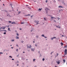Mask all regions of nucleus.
<instances>
[{
	"label": "nucleus",
	"mask_w": 67,
	"mask_h": 67,
	"mask_svg": "<svg viewBox=\"0 0 67 67\" xmlns=\"http://www.w3.org/2000/svg\"><path fill=\"white\" fill-rule=\"evenodd\" d=\"M31 17H33V15H32L31 16Z\"/></svg>",
	"instance_id": "45"
},
{
	"label": "nucleus",
	"mask_w": 67,
	"mask_h": 67,
	"mask_svg": "<svg viewBox=\"0 0 67 67\" xmlns=\"http://www.w3.org/2000/svg\"><path fill=\"white\" fill-rule=\"evenodd\" d=\"M16 46H18V44H17V45H16Z\"/></svg>",
	"instance_id": "43"
},
{
	"label": "nucleus",
	"mask_w": 67,
	"mask_h": 67,
	"mask_svg": "<svg viewBox=\"0 0 67 67\" xmlns=\"http://www.w3.org/2000/svg\"><path fill=\"white\" fill-rule=\"evenodd\" d=\"M8 27H9V26H7Z\"/></svg>",
	"instance_id": "57"
},
{
	"label": "nucleus",
	"mask_w": 67,
	"mask_h": 67,
	"mask_svg": "<svg viewBox=\"0 0 67 67\" xmlns=\"http://www.w3.org/2000/svg\"><path fill=\"white\" fill-rule=\"evenodd\" d=\"M21 43H24V41H21Z\"/></svg>",
	"instance_id": "20"
},
{
	"label": "nucleus",
	"mask_w": 67,
	"mask_h": 67,
	"mask_svg": "<svg viewBox=\"0 0 67 67\" xmlns=\"http://www.w3.org/2000/svg\"><path fill=\"white\" fill-rule=\"evenodd\" d=\"M16 34H17V36H19V34H18V33H16Z\"/></svg>",
	"instance_id": "19"
},
{
	"label": "nucleus",
	"mask_w": 67,
	"mask_h": 67,
	"mask_svg": "<svg viewBox=\"0 0 67 67\" xmlns=\"http://www.w3.org/2000/svg\"><path fill=\"white\" fill-rule=\"evenodd\" d=\"M63 61H64V63H65V60L64 59Z\"/></svg>",
	"instance_id": "24"
},
{
	"label": "nucleus",
	"mask_w": 67,
	"mask_h": 67,
	"mask_svg": "<svg viewBox=\"0 0 67 67\" xmlns=\"http://www.w3.org/2000/svg\"><path fill=\"white\" fill-rule=\"evenodd\" d=\"M52 53H53V52H52L51 53V55H52Z\"/></svg>",
	"instance_id": "42"
},
{
	"label": "nucleus",
	"mask_w": 67,
	"mask_h": 67,
	"mask_svg": "<svg viewBox=\"0 0 67 67\" xmlns=\"http://www.w3.org/2000/svg\"><path fill=\"white\" fill-rule=\"evenodd\" d=\"M10 5H11V7H12V9H13V7H12V4H10Z\"/></svg>",
	"instance_id": "14"
},
{
	"label": "nucleus",
	"mask_w": 67,
	"mask_h": 67,
	"mask_svg": "<svg viewBox=\"0 0 67 67\" xmlns=\"http://www.w3.org/2000/svg\"><path fill=\"white\" fill-rule=\"evenodd\" d=\"M28 5H26V6H27Z\"/></svg>",
	"instance_id": "58"
},
{
	"label": "nucleus",
	"mask_w": 67,
	"mask_h": 67,
	"mask_svg": "<svg viewBox=\"0 0 67 67\" xmlns=\"http://www.w3.org/2000/svg\"><path fill=\"white\" fill-rule=\"evenodd\" d=\"M54 21L55 22V20H54Z\"/></svg>",
	"instance_id": "62"
},
{
	"label": "nucleus",
	"mask_w": 67,
	"mask_h": 67,
	"mask_svg": "<svg viewBox=\"0 0 67 67\" xmlns=\"http://www.w3.org/2000/svg\"><path fill=\"white\" fill-rule=\"evenodd\" d=\"M66 47H67V45L64 46V48H66Z\"/></svg>",
	"instance_id": "21"
},
{
	"label": "nucleus",
	"mask_w": 67,
	"mask_h": 67,
	"mask_svg": "<svg viewBox=\"0 0 67 67\" xmlns=\"http://www.w3.org/2000/svg\"><path fill=\"white\" fill-rule=\"evenodd\" d=\"M57 56H58V53H57Z\"/></svg>",
	"instance_id": "33"
},
{
	"label": "nucleus",
	"mask_w": 67,
	"mask_h": 67,
	"mask_svg": "<svg viewBox=\"0 0 67 67\" xmlns=\"http://www.w3.org/2000/svg\"><path fill=\"white\" fill-rule=\"evenodd\" d=\"M46 13H47V12H46Z\"/></svg>",
	"instance_id": "61"
},
{
	"label": "nucleus",
	"mask_w": 67,
	"mask_h": 67,
	"mask_svg": "<svg viewBox=\"0 0 67 67\" xmlns=\"http://www.w3.org/2000/svg\"><path fill=\"white\" fill-rule=\"evenodd\" d=\"M17 66H19V64H17Z\"/></svg>",
	"instance_id": "51"
},
{
	"label": "nucleus",
	"mask_w": 67,
	"mask_h": 67,
	"mask_svg": "<svg viewBox=\"0 0 67 67\" xmlns=\"http://www.w3.org/2000/svg\"><path fill=\"white\" fill-rule=\"evenodd\" d=\"M3 5H4V4H3Z\"/></svg>",
	"instance_id": "49"
},
{
	"label": "nucleus",
	"mask_w": 67,
	"mask_h": 67,
	"mask_svg": "<svg viewBox=\"0 0 67 67\" xmlns=\"http://www.w3.org/2000/svg\"><path fill=\"white\" fill-rule=\"evenodd\" d=\"M59 8H63V7L61 6H59L58 7Z\"/></svg>",
	"instance_id": "4"
},
{
	"label": "nucleus",
	"mask_w": 67,
	"mask_h": 67,
	"mask_svg": "<svg viewBox=\"0 0 67 67\" xmlns=\"http://www.w3.org/2000/svg\"><path fill=\"white\" fill-rule=\"evenodd\" d=\"M35 46H37V44H35Z\"/></svg>",
	"instance_id": "41"
},
{
	"label": "nucleus",
	"mask_w": 67,
	"mask_h": 67,
	"mask_svg": "<svg viewBox=\"0 0 67 67\" xmlns=\"http://www.w3.org/2000/svg\"><path fill=\"white\" fill-rule=\"evenodd\" d=\"M12 60H14V59H12Z\"/></svg>",
	"instance_id": "39"
},
{
	"label": "nucleus",
	"mask_w": 67,
	"mask_h": 67,
	"mask_svg": "<svg viewBox=\"0 0 67 67\" xmlns=\"http://www.w3.org/2000/svg\"><path fill=\"white\" fill-rule=\"evenodd\" d=\"M35 23H36V24H38V21H35Z\"/></svg>",
	"instance_id": "1"
},
{
	"label": "nucleus",
	"mask_w": 67,
	"mask_h": 67,
	"mask_svg": "<svg viewBox=\"0 0 67 67\" xmlns=\"http://www.w3.org/2000/svg\"><path fill=\"white\" fill-rule=\"evenodd\" d=\"M9 57H11V58H12V57H11V56H9Z\"/></svg>",
	"instance_id": "28"
},
{
	"label": "nucleus",
	"mask_w": 67,
	"mask_h": 67,
	"mask_svg": "<svg viewBox=\"0 0 67 67\" xmlns=\"http://www.w3.org/2000/svg\"><path fill=\"white\" fill-rule=\"evenodd\" d=\"M53 38H56V37H53L52 39L51 38V39H52V40H53Z\"/></svg>",
	"instance_id": "10"
},
{
	"label": "nucleus",
	"mask_w": 67,
	"mask_h": 67,
	"mask_svg": "<svg viewBox=\"0 0 67 67\" xmlns=\"http://www.w3.org/2000/svg\"><path fill=\"white\" fill-rule=\"evenodd\" d=\"M46 10H49V9H48V8H46Z\"/></svg>",
	"instance_id": "7"
},
{
	"label": "nucleus",
	"mask_w": 67,
	"mask_h": 67,
	"mask_svg": "<svg viewBox=\"0 0 67 67\" xmlns=\"http://www.w3.org/2000/svg\"><path fill=\"white\" fill-rule=\"evenodd\" d=\"M33 42L34 43H35V42H34V41H33Z\"/></svg>",
	"instance_id": "54"
},
{
	"label": "nucleus",
	"mask_w": 67,
	"mask_h": 67,
	"mask_svg": "<svg viewBox=\"0 0 67 67\" xmlns=\"http://www.w3.org/2000/svg\"><path fill=\"white\" fill-rule=\"evenodd\" d=\"M56 27H58V28H59V29L60 28V27L58 26H56Z\"/></svg>",
	"instance_id": "13"
},
{
	"label": "nucleus",
	"mask_w": 67,
	"mask_h": 67,
	"mask_svg": "<svg viewBox=\"0 0 67 67\" xmlns=\"http://www.w3.org/2000/svg\"><path fill=\"white\" fill-rule=\"evenodd\" d=\"M9 15H7V16H8Z\"/></svg>",
	"instance_id": "50"
},
{
	"label": "nucleus",
	"mask_w": 67,
	"mask_h": 67,
	"mask_svg": "<svg viewBox=\"0 0 67 67\" xmlns=\"http://www.w3.org/2000/svg\"><path fill=\"white\" fill-rule=\"evenodd\" d=\"M20 12H19L18 14H20Z\"/></svg>",
	"instance_id": "35"
},
{
	"label": "nucleus",
	"mask_w": 67,
	"mask_h": 67,
	"mask_svg": "<svg viewBox=\"0 0 67 67\" xmlns=\"http://www.w3.org/2000/svg\"><path fill=\"white\" fill-rule=\"evenodd\" d=\"M16 39H19V37L16 36Z\"/></svg>",
	"instance_id": "11"
},
{
	"label": "nucleus",
	"mask_w": 67,
	"mask_h": 67,
	"mask_svg": "<svg viewBox=\"0 0 67 67\" xmlns=\"http://www.w3.org/2000/svg\"><path fill=\"white\" fill-rule=\"evenodd\" d=\"M44 20H45V21H47V19H45V18H44Z\"/></svg>",
	"instance_id": "23"
},
{
	"label": "nucleus",
	"mask_w": 67,
	"mask_h": 67,
	"mask_svg": "<svg viewBox=\"0 0 67 67\" xmlns=\"http://www.w3.org/2000/svg\"><path fill=\"white\" fill-rule=\"evenodd\" d=\"M35 60H36V59H34V60H33V61L35 62Z\"/></svg>",
	"instance_id": "26"
},
{
	"label": "nucleus",
	"mask_w": 67,
	"mask_h": 67,
	"mask_svg": "<svg viewBox=\"0 0 67 67\" xmlns=\"http://www.w3.org/2000/svg\"><path fill=\"white\" fill-rule=\"evenodd\" d=\"M61 44V45L62 46V45H63V43L62 42H61L60 43Z\"/></svg>",
	"instance_id": "12"
},
{
	"label": "nucleus",
	"mask_w": 67,
	"mask_h": 67,
	"mask_svg": "<svg viewBox=\"0 0 67 67\" xmlns=\"http://www.w3.org/2000/svg\"><path fill=\"white\" fill-rule=\"evenodd\" d=\"M62 37H64V36L63 35H62Z\"/></svg>",
	"instance_id": "40"
},
{
	"label": "nucleus",
	"mask_w": 67,
	"mask_h": 67,
	"mask_svg": "<svg viewBox=\"0 0 67 67\" xmlns=\"http://www.w3.org/2000/svg\"><path fill=\"white\" fill-rule=\"evenodd\" d=\"M37 37H38V36H36Z\"/></svg>",
	"instance_id": "52"
},
{
	"label": "nucleus",
	"mask_w": 67,
	"mask_h": 67,
	"mask_svg": "<svg viewBox=\"0 0 67 67\" xmlns=\"http://www.w3.org/2000/svg\"><path fill=\"white\" fill-rule=\"evenodd\" d=\"M32 31L31 30V32H32Z\"/></svg>",
	"instance_id": "63"
},
{
	"label": "nucleus",
	"mask_w": 67,
	"mask_h": 67,
	"mask_svg": "<svg viewBox=\"0 0 67 67\" xmlns=\"http://www.w3.org/2000/svg\"><path fill=\"white\" fill-rule=\"evenodd\" d=\"M43 61H44V60H45V59L44 58H43Z\"/></svg>",
	"instance_id": "25"
},
{
	"label": "nucleus",
	"mask_w": 67,
	"mask_h": 67,
	"mask_svg": "<svg viewBox=\"0 0 67 67\" xmlns=\"http://www.w3.org/2000/svg\"><path fill=\"white\" fill-rule=\"evenodd\" d=\"M55 67H57V66H56Z\"/></svg>",
	"instance_id": "59"
},
{
	"label": "nucleus",
	"mask_w": 67,
	"mask_h": 67,
	"mask_svg": "<svg viewBox=\"0 0 67 67\" xmlns=\"http://www.w3.org/2000/svg\"><path fill=\"white\" fill-rule=\"evenodd\" d=\"M13 41H14V40H12V42H13Z\"/></svg>",
	"instance_id": "29"
},
{
	"label": "nucleus",
	"mask_w": 67,
	"mask_h": 67,
	"mask_svg": "<svg viewBox=\"0 0 67 67\" xmlns=\"http://www.w3.org/2000/svg\"><path fill=\"white\" fill-rule=\"evenodd\" d=\"M11 24H16V23L14 21L13 22H12Z\"/></svg>",
	"instance_id": "3"
},
{
	"label": "nucleus",
	"mask_w": 67,
	"mask_h": 67,
	"mask_svg": "<svg viewBox=\"0 0 67 67\" xmlns=\"http://www.w3.org/2000/svg\"><path fill=\"white\" fill-rule=\"evenodd\" d=\"M58 20H59V19H60V18H58Z\"/></svg>",
	"instance_id": "37"
},
{
	"label": "nucleus",
	"mask_w": 67,
	"mask_h": 67,
	"mask_svg": "<svg viewBox=\"0 0 67 67\" xmlns=\"http://www.w3.org/2000/svg\"><path fill=\"white\" fill-rule=\"evenodd\" d=\"M19 55L18 54V55L17 56H19Z\"/></svg>",
	"instance_id": "56"
},
{
	"label": "nucleus",
	"mask_w": 67,
	"mask_h": 67,
	"mask_svg": "<svg viewBox=\"0 0 67 67\" xmlns=\"http://www.w3.org/2000/svg\"><path fill=\"white\" fill-rule=\"evenodd\" d=\"M24 22L21 23V24H24Z\"/></svg>",
	"instance_id": "17"
},
{
	"label": "nucleus",
	"mask_w": 67,
	"mask_h": 67,
	"mask_svg": "<svg viewBox=\"0 0 67 67\" xmlns=\"http://www.w3.org/2000/svg\"><path fill=\"white\" fill-rule=\"evenodd\" d=\"M44 38H47V37H45V36L44 37Z\"/></svg>",
	"instance_id": "38"
},
{
	"label": "nucleus",
	"mask_w": 67,
	"mask_h": 67,
	"mask_svg": "<svg viewBox=\"0 0 67 67\" xmlns=\"http://www.w3.org/2000/svg\"><path fill=\"white\" fill-rule=\"evenodd\" d=\"M65 55H67V52H65Z\"/></svg>",
	"instance_id": "31"
},
{
	"label": "nucleus",
	"mask_w": 67,
	"mask_h": 67,
	"mask_svg": "<svg viewBox=\"0 0 67 67\" xmlns=\"http://www.w3.org/2000/svg\"><path fill=\"white\" fill-rule=\"evenodd\" d=\"M41 10H42V9H41V8H39V11H41Z\"/></svg>",
	"instance_id": "15"
},
{
	"label": "nucleus",
	"mask_w": 67,
	"mask_h": 67,
	"mask_svg": "<svg viewBox=\"0 0 67 67\" xmlns=\"http://www.w3.org/2000/svg\"><path fill=\"white\" fill-rule=\"evenodd\" d=\"M5 28V27H1V29H4Z\"/></svg>",
	"instance_id": "6"
},
{
	"label": "nucleus",
	"mask_w": 67,
	"mask_h": 67,
	"mask_svg": "<svg viewBox=\"0 0 67 67\" xmlns=\"http://www.w3.org/2000/svg\"><path fill=\"white\" fill-rule=\"evenodd\" d=\"M56 63H57L59 65L60 63V60H58V61L56 62Z\"/></svg>",
	"instance_id": "2"
},
{
	"label": "nucleus",
	"mask_w": 67,
	"mask_h": 67,
	"mask_svg": "<svg viewBox=\"0 0 67 67\" xmlns=\"http://www.w3.org/2000/svg\"><path fill=\"white\" fill-rule=\"evenodd\" d=\"M42 36H43V37H44V35H42Z\"/></svg>",
	"instance_id": "18"
},
{
	"label": "nucleus",
	"mask_w": 67,
	"mask_h": 67,
	"mask_svg": "<svg viewBox=\"0 0 67 67\" xmlns=\"http://www.w3.org/2000/svg\"><path fill=\"white\" fill-rule=\"evenodd\" d=\"M51 18H52H52H53V19H55V17H51Z\"/></svg>",
	"instance_id": "22"
},
{
	"label": "nucleus",
	"mask_w": 67,
	"mask_h": 67,
	"mask_svg": "<svg viewBox=\"0 0 67 67\" xmlns=\"http://www.w3.org/2000/svg\"><path fill=\"white\" fill-rule=\"evenodd\" d=\"M67 49H65V51H64V52H67Z\"/></svg>",
	"instance_id": "9"
},
{
	"label": "nucleus",
	"mask_w": 67,
	"mask_h": 67,
	"mask_svg": "<svg viewBox=\"0 0 67 67\" xmlns=\"http://www.w3.org/2000/svg\"><path fill=\"white\" fill-rule=\"evenodd\" d=\"M3 54V53H2V52L0 53V54Z\"/></svg>",
	"instance_id": "34"
},
{
	"label": "nucleus",
	"mask_w": 67,
	"mask_h": 67,
	"mask_svg": "<svg viewBox=\"0 0 67 67\" xmlns=\"http://www.w3.org/2000/svg\"><path fill=\"white\" fill-rule=\"evenodd\" d=\"M46 2H47V1H46Z\"/></svg>",
	"instance_id": "44"
},
{
	"label": "nucleus",
	"mask_w": 67,
	"mask_h": 67,
	"mask_svg": "<svg viewBox=\"0 0 67 67\" xmlns=\"http://www.w3.org/2000/svg\"><path fill=\"white\" fill-rule=\"evenodd\" d=\"M31 50L32 51H34V50H35V49H34L31 48Z\"/></svg>",
	"instance_id": "5"
},
{
	"label": "nucleus",
	"mask_w": 67,
	"mask_h": 67,
	"mask_svg": "<svg viewBox=\"0 0 67 67\" xmlns=\"http://www.w3.org/2000/svg\"><path fill=\"white\" fill-rule=\"evenodd\" d=\"M6 54H7V55H8V54L7 53Z\"/></svg>",
	"instance_id": "60"
},
{
	"label": "nucleus",
	"mask_w": 67,
	"mask_h": 67,
	"mask_svg": "<svg viewBox=\"0 0 67 67\" xmlns=\"http://www.w3.org/2000/svg\"><path fill=\"white\" fill-rule=\"evenodd\" d=\"M25 53V52H23V53Z\"/></svg>",
	"instance_id": "53"
},
{
	"label": "nucleus",
	"mask_w": 67,
	"mask_h": 67,
	"mask_svg": "<svg viewBox=\"0 0 67 67\" xmlns=\"http://www.w3.org/2000/svg\"><path fill=\"white\" fill-rule=\"evenodd\" d=\"M27 47L28 48V47H29V48H31V45H30V46L29 47V46H28Z\"/></svg>",
	"instance_id": "8"
},
{
	"label": "nucleus",
	"mask_w": 67,
	"mask_h": 67,
	"mask_svg": "<svg viewBox=\"0 0 67 67\" xmlns=\"http://www.w3.org/2000/svg\"><path fill=\"white\" fill-rule=\"evenodd\" d=\"M12 48H13V47H12Z\"/></svg>",
	"instance_id": "55"
},
{
	"label": "nucleus",
	"mask_w": 67,
	"mask_h": 67,
	"mask_svg": "<svg viewBox=\"0 0 67 67\" xmlns=\"http://www.w3.org/2000/svg\"><path fill=\"white\" fill-rule=\"evenodd\" d=\"M3 34H6V32H5Z\"/></svg>",
	"instance_id": "27"
},
{
	"label": "nucleus",
	"mask_w": 67,
	"mask_h": 67,
	"mask_svg": "<svg viewBox=\"0 0 67 67\" xmlns=\"http://www.w3.org/2000/svg\"><path fill=\"white\" fill-rule=\"evenodd\" d=\"M27 15H30V14H28Z\"/></svg>",
	"instance_id": "48"
},
{
	"label": "nucleus",
	"mask_w": 67,
	"mask_h": 67,
	"mask_svg": "<svg viewBox=\"0 0 67 67\" xmlns=\"http://www.w3.org/2000/svg\"><path fill=\"white\" fill-rule=\"evenodd\" d=\"M20 30H21V29L20 28Z\"/></svg>",
	"instance_id": "46"
},
{
	"label": "nucleus",
	"mask_w": 67,
	"mask_h": 67,
	"mask_svg": "<svg viewBox=\"0 0 67 67\" xmlns=\"http://www.w3.org/2000/svg\"><path fill=\"white\" fill-rule=\"evenodd\" d=\"M34 67H36V66H35Z\"/></svg>",
	"instance_id": "47"
},
{
	"label": "nucleus",
	"mask_w": 67,
	"mask_h": 67,
	"mask_svg": "<svg viewBox=\"0 0 67 67\" xmlns=\"http://www.w3.org/2000/svg\"><path fill=\"white\" fill-rule=\"evenodd\" d=\"M10 28H8V31H11V30H10Z\"/></svg>",
	"instance_id": "16"
},
{
	"label": "nucleus",
	"mask_w": 67,
	"mask_h": 67,
	"mask_svg": "<svg viewBox=\"0 0 67 67\" xmlns=\"http://www.w3.org/2000/svg\"><path fill=\"white\" fill-rule=\"evenodd\" d=\"M18 51V49H16V51Z\"/></svg>",
	"instance_id": "36"
},
{
	"label": "nucleus",
	"mask_w": 67,
	"mask_h": 67,
	"mask_svg": "<svg viewBox=\"0 0 67 67\" xmlns=\"http://www.w3.org/2000/svg\"><path fill=\"white\" fill-rule=\"evenodd\" d=\"M10 46H12V45H11Z\"/></svg>",
	"instance_id": "64"
},
{
	"label": "nucleus",
	"mask_w": 67,
	"mask_h": 67,
	"mask_svg": "<svg viewBox=\"0 0 67 67\" xmlns=\"http://www.w3.org/2000/svg\"><path fill=\"white\" fill-rule=\"evenodd\" d=\"M3 31H5V32H7V31H6V30H3Z\"/></svg>",
	"instance_id": "30"
},
{
	"label": "nucleus",
	"mask_w": 67,
	"mask_h": 67,
	"mask_svg": "<svg viewBox=\"0 0 67 67\" xmlns=\"http://www.w3.org/2000/svg\"><path fill=\"white\" fill-rule=\"evenodd\" d=\"M8 22H9V23H11V21H9Z\"/></svg>",
	"instance_id": "32"
}]
</instances>
